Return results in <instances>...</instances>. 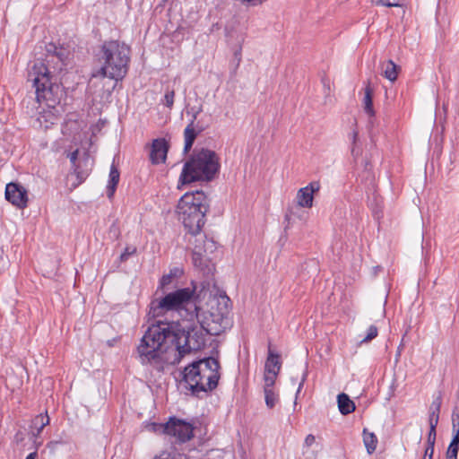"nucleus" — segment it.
I'll return each mask as SVG.
<instances>
[{"label": "nucleus", "mask_w": 459, "mask_h": 459, "mask_svg": "<svg viewBox=\"0 0 459 459\" xmlns=\"http://www.w3.org/2000/svg\"><path fill=\"white\" fill-rule=\"evenodd\" d=\"M203 324L186 331L174 322L158 321L148 326L136 347L137 358L143 366L162 372L168 363L167 353L177 351L173 363L193 351H199L206 342Z\"/></svg>", "instance_id": "f257e3e1"}, {"label": "nucleus", "mask_w": 459, "mask_h": 459, "mask_svg": "<svg viewBox=\"0 0 459 459\" xmlns=\"http://www.w3.org/2000/svg\"><path fill=\"white\" fill-rule=\"evenodd\" d=\"M97 65L91 78H109L116 82L127 74L130 62V48L118 40L105 41L96 55Z\"/></svg>", "instance_id": "f03ea898"}, {"label": "nucleus", "mask_w": 459, "mask_h": 459, "mask_svg": "<svg viewBox=\"0 0 459 459\" xmlns=\"http://www.w3.org/2000/svg\"><path fill=\"white\" fill-rule=\"evenodd\" d=\"M218 359L208 357L193 361L183 371V379L187 384L192 394L199 397L200 393H209L217 385L220 375Z\"/></svg>", "instance_id": "7ed1b4c3"}, {"label": "nucleus", "mask_w": 459, "mask_h": 459, "mask_svg": "<svg viewBox=\"0 0 459 459\" xmlns=\"http://www.w3.org/2000/svg\"><path fill=\"white\" fill-rule=\"evenodd\" d=\"M220 160L215 152L208 149L194 151L185 162L179 177L182 185L195 181H212L219 173Z\"/></svg>", "instance_id": "20e7f679"}, {"label": "nucleus", "mask_w": 459, "mask_h": 459, "mask_svg": "<svg viewBox=\"0 0 459 459\" xmlns=\"http://www.w3.org/2000/svg\"><path fill=\"white\" fill-rule=\"evenodd\" d=\"M209 199L203 191L186 193L178 201L177 212L188 233H198L205 224Z\"/></svg>", "instance_id": "39448f33"}, {"label": "nucleus", "mask_w": 459, "mask_h": 459, "mask_svg": "<svg viewBox=\"0 0 459 459\" xmlns=\"http://www.w3.org/2000/svg\"><path fill=\"white\" fill-rule=\"evenodd\" d=\"M28 81L35 88L36 99L39 102L46 101L48 107H55L62 95L61 85L49 66L41 60H36L29 68Z\"/></svg>", "instance_id": "423d86ee"}, {"label": "nucleus", "mask_w": 459, "mask_h": 459, "mask_svg": "<svg viewBox=\"0 0 459 459\" xmlns=\"http://www.w3.org/2000/svg\"><path fill=\"white\" fill-rule=\"evenodd\" d=\"M194 293L195 290L190 288L169 292L163 298L152 301L150 312L153 316H160L168 311L185 309L190 320L198 318L199 307L193 300Z\"/></svg>", "instance_id": "0eeeda50"}, {"label": "nucleus", "mask_w": 459, "mask_h": 459, "mask_svg": "<svg viewBox=\"0 0 459 459\" xmlns=\"http://www.w3.org/2000/svg\"><path fill=\"white\" fill-rule=\"evenodd\" d=\"M189 234L191 235V238H189L188 241L193 247V264L204 273H210L212 271L210 268V255L217 249L216 242L212 238H208L206 235L203 234L201 231Z\"/></svg>", "instance_id": "6e6552de"}, {"label": "nucleus", "mask_w": 459, "mask_h": 459, "mask_svg": "<svg viewBox=\"0 0 459 459\" xmlns=\"http://www.w3.org/2000/svg\"><path fill=\"white\" fill-rule=\"evenodd\" d=\"M152 428L154 431L177 437L181 443H185L194 437V427L192 424L175 417L170 418L165 424L153 423Z\"/></svg>", "instance_id": "1a4fd4ad"}, {"label": "nucleus", "mask_w": 459, "mask_h": 459, "mask_svg": "<svg viewBox=\"0 0 459 459\" xmlns=\"http://www.w3.org/2000/svg\"><path fill=\"white\" fill-rule=\"evenodd\" d=\"M224 305L220 308L219 312H211L209 316L202 321L203 327L205 329L206 333L210 335H220L229 327V313L228 298H222Z\"/></svg>", "instance_id": "9d476101"}, {"label": "nucleus", "mask_w": 459, "mask_h": 459, "mask_svg": "<svg viewBox=\"0 0 459 459\" xmlns=\"http://www.w3.org/2000/svg\"><path fill=\"white\" fill-rule=\"evenodd\" d=\"M5 199L13 205L23 209L28 204L27 189L18 183L11 182L5 186Z\"/></svg>", "instance_id": "9b49d317"}, {"label": "nucleus", "mask_w": 459, "mask_h": 459, "mask_svg": "<svg viewBox=\"0 0 459 459\" xmlns=\"http://www.w3.org/2000/svg\"><path fill=\"white\" fill-rule=\"evenodd\" d=\"M320 189V184L317 181L309 183L307 186L300 188L297 193L298 205L303 208H311L313 206L314 194Z\"/></svg>", "instance_id": "f8f14e48"}, {"label": "nucleus", "mask_w": 459, "mask_h": 459, "mask_svg": "<svg viewBox=\"0 0 459 459\" xmlns=\"http://www.w3.org/2000/svg\"><path fill=\"white\" fill-rule=\"evenodd\" d=\"M169 148V143L164 138L154 139L150 152L152 162L153 164L165 162Z\"/></svg>", "instance_id": "ddd939ff"}, {"label": "nucleus", "mask_w": 459, "mask_h": 459, "mask_svg": "<svg viewBox=\"0 0 459 459\" xmlns=\"http://www.w3.org/2000/svg\"><path fill=\"white\" fill-rule=\"evenodd\" d=\"M202 111V107H199L197 109L194 108H191V111H187V114H192V119L186 127L184 130V138H185V145H184V152L187 153L191 150L194 143H195V134H194V122L196 121L198 115Z\"/></svg>", "instance_id": "4468645a"}, {"label": "nucleus", "mask_w": 459, "mask_h": 459, "mask_svg": "<svg viewBox=\"0 0 459 459\" xmlns=\"http://www.w3.org/2000/svg\"><path fill=\"white\" fill-rule=\"evenodd\" d=\"M281 368L280 355L274 353L271 349L268 351V357L264 364V372L279 374Z\"/></svg>", "instance_id": "2eb2a0df"}, {"label": "nucleus", "mask_w": 459, "mask_h": 459, "mask_svg": "<svg viewBox=\"0 0 459 459\" xmlns=\"http://www.w3.org/2000/svg\"><path fill=\"white\" fill-rule=\"evenodd\" d=\"M338 408L342 415H347L355 411V403L348 394L342 393L337 396Z\"/></svg>", "instance_id": "dca6fc26"}, {"label": "nucleus", "mask_w": 459, "mask_h": 459, "mask_svg": "<svg viewBox=\"0 0 459 459\" xmlns=\"http://www.w3.org/2000/svg\"><path fill=\"white\" fill-rule=\"evenodd\" d=\"M49 424V417L48 414H39L32 420L30 424L31 434L37 437L40 435L43 429Z\"/></svg>", "instance_id": "f3484780"}, {"label": "nucleus", "mask_w": 459, "mask_h": 459, "mask_svg": "<svg viewBox=\"0 0 459 459\" xmlns=\"http://www.w3.org/2000/svg\"><path fill=\"white\" fill-rule=\"evenodd\" d=\"M120 173L115 164H112L109 171V178L107 186V196L111 199L119 182Z\"/></svg>", "instance_id": "a211bd4d"}, {"label": "nucleus", "mask_w": 459, "mask_h": 459, "mask_svg": "<svg viewBox=\"0 0 459 459\" xmlns=\"http://www.w3.org/2000/svg\"><path fill=\"white\" fill-rule=\"evenodd\" d=\"M183 274V270L175 267L173 269H170L169 273L168 274H165L162 276V278L160 281V287L163 290H170V285L172 284L173 281L175 279L179 278Z\"/></svg>", "instance_id": "6ab92c4d"}, {"label": "nucleus", "mask_w": 459, "mask_h": 459, "mask_svg": "<svg viewBox=\"0 0 459 459\" xmlns=\"http://www.w3.org/2000/svg\"><path fill=\"white\" fill-rule=\"evenodd\" d=\"M90 165V160L87 157L80 160L74 168V173L76 174L77 178L80 180V183L84 181L89 176L91 169Z\"/></svg>", "instance_id": "aec40b11"}, {"label": "nucleus", "mask_w": 459, "mask_h": 459, "mask_svg": "<svg viewBox=\"0 0 459 459\" xmlns=\"http://www.w3.org/2000/svg\"><path fill=\"white\" fill-rule=\"evenodd\" d=\"M400 67L392 60H388L383 67L384 76L390 82H394L397 79L398 71Z\"/></svg>", "instance_id": "412c9836"}, {"label": "nucleus", "mask_w": 459, "mask_h": 459, "mask_svg": "<svg viewBox=\"0 0 459 459\" xmlns=\"http://www.w3.org/2000/svg\"><path fill=\"white\" fill-rule=\"evenodd\" d=\"M363 442L367 448V452L371 455L375 452L377 444V438L373 432L368 431L367 429L363 430Z\"/></svg>", "instance_id": "4be33fe9"}, {"label": "nucleus", "mask_w": 459, "mask_h": 459, "mask_svg": "<svg viewBox=\"0 0 459 459\" xmlns=\"http://www.w3.org/2000/svg\"><path fill=\"white\" fill-rule=\"evenodd\" d=\"M441 403H442V398H441V395H438L432 402V403L430 405V413H429V422H432L435 424L438 423Z\"/></svg>", "instance_id": "5701e85b"}, {"label": "nucleus", "mask_w": 459, "mask_h": 459, "mask_svg": "<svg viewBox=\"0 0 459 459\" xmlns=\"http://www.w3.org/2000/svg\"><path fill=\"white\" fill-rule=\"evenodd\" d=\"M372 98H373V90L369 85H368L365 89V96H364L363 103H364L365 112L370 117L375 116Z\"/></svg>", "instance_id": "b1692460"}, {"label": "nucleus", "mask_w": 459, "mask_h": 459, "mask_svg": "<svg viewBox=\"0 0 459 459\" xmlns=\"http://www.w3.org/2000/svg\"><path fill=\"white\" fill-rule=\"evenodd\" d=\"M54 58H57L58 61L63 65L62 51H57V48L55 44H48L47 46V62H53Z\"/></svg>", "instance_id": "393cba45"}, {"label": "nucleus", "mask_w": 459, "mask_h": 459, "mask_svg": "<svg viewBox=\"0 0 459 459\" xmlns=\"http://www.w3.org/2000/svg\"><path fill=\"white\" fill-rule=\"evenodd\" d=\"M265 404L268 408H273L279 402V394L274 391V388L264 389Z\"/></svg>", "instance_id": "a878e982"}, {"label": "nucleus", "mask_w": 459, "mask_h": 459, "mask_svg": "<svg viewBox=\"0 0 459 459\" xmlns=\"http://www.w3.org/2000/svg\"><path fill=\"white\" fill-rule=\"evenodd\" d=\"M459 451V440L452 438L450 445L448 446L446 458V459H457V454Z\"/></svg>", "instance_id": "bb28decb"}, {"label": "nucleus", "mask_w": 459, "mask_h": 459, "mask_svg": "<svg viewBox=\"0 0 459 459\" xmlns=\"http://www.w3.org/2000/svg\"><path fill=\"white\" fill-rule=\"evenodd\" d=\"M453 438L459 440V407H455L452 413Z\"/></svg>", "instance_id": "cd10ccee"}, {"label": "nucleus", "mask_w": 459, "mask_h": 459, "mask_svg": "<svg viewBox=\"0 0 459 459\" xmlns=\"http://www.w3.org/2000/svg\"><path fill=\"white\" fill-rule=\"evenodd\" d=\"M278 375L279 374H275L273 372L271 374L264 372V389L274 388L275 381L277 379Z\"/></svg>", "instance_id": "c85d7f7f"}, {"label": "nucleus", "mask_w": 459, "mask_h": 459, "mask_svg": "<svg viewBox=\"0 0 459 459\" xmlns=\"http://www.w3.org/2000/svg\"><path fill=\"white\" fill-rule=\"evenodd\" d=\"M437 426V424L429 422V435H428L427 443H428V446H430V448H432V446H435L436 436H437V432H436Z\"/></svg>", "instance_id": "c756f323"}, {"label": "nucleus", "mask_w": 459, "mask_h": 459, "mask_svg": "<svg viewBox=\"0 0 459 459\" xmlns=\"http://www.w3.org/2000/svg\"><path fill=\"white\" fill-rule=\"evenodd\" d=\"M209 127V124L208 123H204L203 121V119H199L195 122H194V134H195V139L196 138V136L202 133L203 131H204L206 128Z\"/></svg>", "instance_id": "7c9ffc66"}, {"label": "nucleus", "mask_w": 459, "mask_h": 459, "mask_svg": "<svg viewBox=\"0 0 459 459\" xmlns=\"http://www.w3.org/2000/svg\"><path fill=\"white\" fill-rule=\"evenodd\" d=\"M378 330L375 325H370L368 329L367 335L360 341L361 343L368 342L377 336Z\"/></svg>", "instance_id": "2f4dec72"}, {"label": "nucleus", "mask_w": 459, "mask_h": 459, "mask_svg": "<svg viewBox=\"0 0 459 459\" xmlns=\"http://www.w3.org/2000/svg\"><path fill=\"white\" fill-rule=\"evenodd\" d=\"M175 91L174 90H167L163 99V104L171 108L174 104Z\"/></svg>", "instance_id": "473e14b6"}, {"label": "nucleus", "mask_w": 459, "mask_h": 459, "mask_svg": "<svg viewBox=\"0 0 459 459\" xmlns=\"http://www.w3.org/2000/svg\"><path fill=\"white\" fill-rule=\"evenodd\" d=\"M135 252V248H133L132 250H130L129 247H126L125 249V251L120 255V261L121 262H125L127 260V258L129 257V255H131L132 254H134Z\"/></svg>", "instance_id": "72a5a7b5"}, {"label": "nucleus", "mask_w": 459, "mask_h": 459, "mask_svg": "<svg viewBox=\"0 0 459 459\" xmlns=\"http://www.w3.org/2000/svg\"><path fill=\"white\" fill-rule=\"evenodd\" d=\"M153 459H181L178 456L172 455L168 452H162L160 455L155 456Z\"/></svg>", "instance_id": "f704fd0d"}, {"label": "nucleus", "mask_w": 459, "mask_h": 459, "mask_svg": "<svg viewBox=\"0 0 459 459\" xmlns=\"http://www.w3.org/2000/svg\"><path fill=\"white\" fill-rule=\"evenodd\" d=\"M78 153H79V151L78 150H75L74 152H71L68 156H69V159H70V161L71 163L73 164L74 166V169L76 167V161H77V158H78Z\"/></svg>", "instance_id": "c9c22d12"}, {"label": "nucleus", "mask_w": 459, "mask_h": 459, "mask_svg": "<svg viewBox=\"0 0 459 459\" xmlns=\"http://www.w3.org/2000/svg\"><path fill=\"white\" fill-rule=\"evenodd\" d=\"M433 454H434V446H432V448H430V446H427V447L425 449V455H424L423 458H425V459H432Z\"/></svg>", "instance_id": "e433bc0d"}, {"label": "nucleus", "mask_w": 459, "mask_h": 459, "mask_svg": "<svg viewBox=\"0 0 459 459\" xmlns=\"http://www.w3.org/2000/svg\"><path fill=\"white\" fill-rule=\"evenodd\" d=\"M388 2L393 3L394 1L393 0H376V4L377 5H383V6H388V7L399 5V4H387Z\"/></svg>", "instance_id": "4c0bfd02"}, {"label": "nucleus", "mask_w": 459, "mask_h": 459, "mask_svg": "<svg viewBox=\"0 0 459 459\" xmlns=\"http://www.w3.org/2000/svg\"><path fill=\"white\" fill-rule=\"evenodd\" d=\"M315 437L312 434H309L305 438V445L307 446H311L315 443Z\"/></svg>", "instance_id": "58836bf2"}, {"label": "nucleus", "mask_w": 459, "mask_h": 459, "mask_svg": "<svg viewBox=\"0 0 459 459\" xmlns=\"http://www.w3.org/2000/svg\"><path fill=\"white\" fill-rule=\"evenodd\" d=\"M306 377H307V373H305L302 377V379L299 385V387H298V390H297V393H296V398L298 397V394L300 393L301 391V388L303 387V385H304V382L306 381Z\"/></svg>", "instance_id": "ea45409f"}, {"label": "nucleus", "mask_w": 459, "mask_h": 459, "mask_svg": "<svg viewBox=\"0 0 459 459\" xmlns=\"http://www.w3.org/2000/svg\"><path fill=\"white\" fill-rule=\"evenodd\" d=\"M351 139H352V144L355 145L356 141L358 139V132L356 130H353L351 133Z\"/></svg>", "instance_id": "a19ab883"}, {"label": "nucleus", "mask_w": 459, "mask_h": 459, "mask_svg": "<svg viewBox=\"0 0 459 459\" xmlns=\"http://www.w3.org/2000/svg\"><path fill=\"white\" fill-rule=\"evenodd\" d=\"M38 458V453L37 451H34L30 454H29L26 457V459H37Z\"/></svg>", "instance_id": "79ce46f5"}, {"label": "nucleus", "mask_w": 459, "mask_h": 459, "mask_svg": "<svg viewBox=\"0 0 459 459\" xmlns=\"http://www.w3.org/2000/svg\"><path fill=\"white\" fill-rule=\"evenodd\" d=\"M359 151L356 150V147L355 145H353L352 149H351V154L355 157L357 155H359Z\"/></svg>", "instance_id": "37998d69"}, {"label": "nucleus", "mask_w": 459, "mask_h": 459, "mask_svg": "<svg viewBox=\"0 0 459 459\" xmlns=\"http://www.w3.org/2000/svg\"><path fill=\"white\" fill-rule=\"evenodd\" d=\"M393 1H394L393 3L388 2L387 4H400V1L401 0H393Z\"/></svg>", "instance_id": "c03bdc74"}, {"label": "nucleus", "mask_w": 459, "mask_h": 459, "mask_svg": "<svg viewBox=\"0 0 459 459\" xmlns=\"http://www.w3.org/2000/svg\"><path fill=\"white\" fill-rule=\"evenodd\" d=\"M423 459H425V458H423Z\"/></svg>", "instance_id": "a18cd8bd"}]
</instances>
